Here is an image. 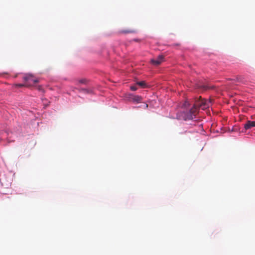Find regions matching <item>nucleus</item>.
<instances>
[{
    "mask_svg": "<svg viewBox=\"0 0 255 255\" xmlns=\"http://www.w3.org/2000/svg\"><path fill=\"white\" fill-rule=\"evenodd\" d=\"M209 107V103L200 97L195 100L193 107L188 112H183L177 114V118L185 121L192 120L196 118L199 108L205 110Z\"/></svg>",
    "mask_w": 255,
    "mask_h": 255,
    "instance_id": "1",
    "label": "nucleus"
},
{
    "mask_svg": "<svg viewBox=\"0 0 255 255\" xmlns=\"http://www.w3.org/2000/svg\"><path fill=\"white\" fill-rule=\"evenodd\" d=\"M23 80L28 82L29 85L38 82V80L34 78L33 76L30 74L26 75L23 77Z\"/></svg>",
    "mask_w": 255,
    "mask_h": 255,
    "instance_id": "2",
    "label": "nucleus"
},
{
    "mask_svg": "<svg viewBox=\"0 0 255 255\" xmlns=\"http://www.w3.org/2000/svg\"><path fill=\"white\" fill-rule=\"evenodd\" d=\"M164 61V56L162 55L158 56L157 58L151 60V63L155 66L160 65Z\"/></svg>",
    "mask_w": 255,
    "mask_h": 255,
    "instance_id": "3",
    "label": "nucleus"
},
{
    "mask_svg": "<svg viewBox=\"0 0 255 255\" xmlns=\"http://www.w3.org/2000/svg\"><path fill=\"white\" fill-rule=\"evenodd\" d=\"M129 100L130 101L135 103H140L141 101L142 98L139 96H134L132 95H130L129 98Z\"/></svg>",
    "mask_w": 255,
    "mask_h": 255,
    "instance_id": "4",
    "label": "nucleus"
},
{
    "mask_svg": "<svg viewBox=\"0 0 255 255\" xmlns=\"http://www.w3.org/2000/svg\"><path fill=\"white\" fill-rule=\"evenodd\" d=\"M253 127H255V121H248L244 125V128L246 130L250 129Z\"/></svg>",
    "mask_w": 255,
    "mask_h": 255,
    "instance_id": "5",
    "label": "nucleus"
},
{
    "mask_svg": "<svg viewBox=\"0 0 255 255\" xmlns=\"http://www.w3.org/2000/svg\"><path fill=\"white\" fill-rule=\"evenodd\" d=\"M137 32L135 29H126V30H120L119 32L121 34H128V33H134Z\"/></svg>",
    "mask_w": 255,
    "mask_h": 255,
    "instance_id": "6",
    "label": "nucleus"
},
{
    "mask_svg": "<svg viewBox=\"0 0 255 255\" xmlns=\"http://www.w3.org/2000/svg\"><path fill=\"white\" fill-rule=\"evenodd\" d=\"M136 84L140 86L142 88L146 87V84L144 81H140L136 83Z\"/></svg>",
    "mask_w": 255,
    "mask_h": 255,
    "instance_id": "7",
    "label": "nucleus"
},
{
    "mask_svg": "<svg viewBox=\"0 0 255 255\" xmlns=\"http://www.w3.org/2000/svg\"><path fill=\"white\" fill-rule=\"evenodd\" d=\"M14 86L16 87L21 88V87H23L25 86V85L23 84H16L14 85Z\"/></svg>",
    "mask_w": 255,
    "mask_h": 255,
    "instance_id": "8",
    "label": "nucleus"
},
{
    "mask_svg": "<svg viewBox=\"0 0 255 255\" xmlns=\"http://www.w3.org/2000/svg\"><path fill=\"white\" fill-rule=\"evenodd\" d=\"M190 105V104L188 101H185L184 104H183V106L184 107H187Z\"/></svg>",
    "mask_w": 255,
    "mask_h": 255,
    "instance_id": "9",
    "label": "nucleus"
},
{
    "mask_svg": "<svg viewBox=\"0 0 255 255\" xmlns=\"http://www.w3.org/2000/svg\"><path fill=\"white\" fill-rule=\"evenodd\" d=\"M137 88L136 86H132L130 87L131 90L133 91H136L137 90Z\"/></svg>",
    "mask_w": 255,
    "mask_h": 255,
    "instance_id": "10",
    "label": "nucleus"
},
{
    "mask_svg": "<svg viewBox=\"0 0 255 255\" xmlns=\"http://www.w3.org/2000/svg\"><path fill=\"white\" fill-rule=\"evenodd\" d=\"M86 79H81V80H80L79 81V82L80 83H81V84H85L86 83Z\"/></svg>",
    "mask_w": 255,
    "mask_h": 255,
    "instance_id": "11",
    "label": "nucleus"
},
{
    "mask_svg": "<svg viewBox=\"0 0 255 255\" xmlns=\"http://www.w3.org/2000/svg\"><path fill=\"white\" fill-rule=\"evenodd\" d=\"M81 91L84 92V93H87L88 92V90L85 89H81Z\"/></svg>",
    "mask_w": 255,
    "mask_h": 255,
    "instance_id": "12",
    "label": "nucleus"
}]
</instances>
